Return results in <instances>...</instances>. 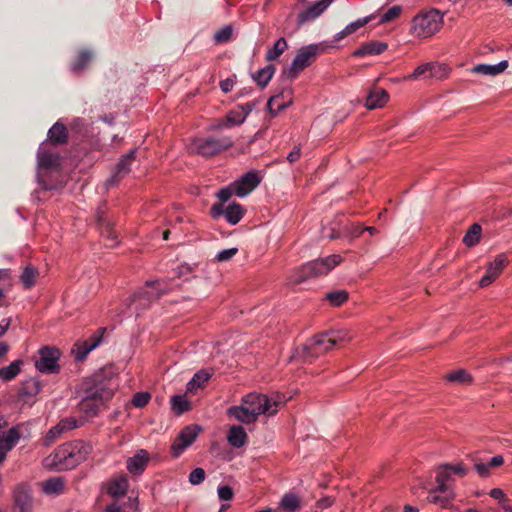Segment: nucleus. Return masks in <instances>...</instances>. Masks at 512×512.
<instances>
[{
    "mask_svg": "<svg viewBox=\"0 0 512 512\" xmlns=\"http://www.w3.org/2000/svg\"><path fill=\"white\" fill-rule=\"evenodd\" d=\"M100 405L102 404L92 398H89L88 395L85 394L84 398L80 402V410L85 412L88 416H93L97 414Z\"/></svg>",
    "mask_w": 512,
    "mask_h": 512,
    "instance_id": "nucleus-44",
    "label": "nucleus"
},
{
    "mask_svg": "<svg viewBox=\"0 0 512 512\" xmlns=\"http://www.w3.org/2000/svg\"><path fill=\"white\" fill-rule=\"evenodd\" d=\"M102 340L101 334H93L88 340L79 341L75 344L72 352L77 361H82L95 348L99 346Z\"/></svg>",
    "mask_w": 512,
    "mask_h": 512,
    "instance_id": "nucleus-15",
    "label": "nucleus"
},
{
    "mask_svg": "<svg viewBox=\"0 0 512 512\" xmlns=\"http://www.w3.org/2000/svg\"><path fill=\"white\" fill-rule=\"evenodd\" d=\"M334 347L329 332L319 334L310 339L301 349L297 350V356L302 358H315Z\"/></svg>",
    "mask_w": 512,
    "mask_h": 512,
    "instance_id": "nucleus-9",
    "label": "nucleus"
},
{
    "mask_svg": "<svg viewBox=\"0 0 512 512\" xmlns=\"http://www.w3.org/2000/svg\"><path fill=\"white\" fill-rule=\"evenodd\" d=\"M452 496L450 489H448L447 492H440L439 487H436L434 490L429 492L427 500L430 503L446 507L450 503Z\"/></svg>",
    "mask_w": 512,
    "mask_h": 512,
    "instance_id": "nucleus-34",
    "label": "nucleus"
},
{
    "mask_svg": "<svg viewBox=\"0 0 512 512\" xmlns=\"http://www.w3.org/2000/svg\"><path fill=\"white\" fill-rule=\"evenodd\" d=\"M135 156L136 150H131L129 153L121 157L119 163L116 166L114 174L106 182L108 186L114 185L118 179L124 177L130 172L131 163L135 159Z\"/></svg>",
    "mask_w": 512,
    "mask_h": 512,
    "instance_id": "nucleus-19",
    "label": "nucleus"
},
{
    "mask_svg": "<svg viewBox=\"0 0 512 512\" xmlns=\"http://www.w3.org/2000/svg\"><path fill=\"white\" fill-rule=\"evenodd\" d=\"M77 427V421L75 418H65L62 419L56 426L52 427L45 439L44 444L50 445L52 444L58 437H60L64 432L72 430Z\"/></svg>",
    "mask_w": 512,
    "mask_h": 512,
    "instance_id": "nucleus-17",
    "label": "nucleus"
},
{
    "mask_svg": "<svg viewBox=\"0 0 512 512\" xmlns=\"http://www.w3.org/2000/svg\"><path fill=\"white\" fill-rule=\"evenodd\" d=\"M37 273V270L32 266H27L24 269L21 280L26 288H30L34 285Z\"/></svg>",
    "mask_w": 512,
    "mask_h": 512,
    "instance_id": "nucleus-50",
    "label": "nucleus"
},
{
    "mask_svg": "<svg viewBox=\"0 0 512 512\" xmlns=\"http://www.w3.org/2000/svg\"><path fill=\"white\" fill-rule=\"evenodd\" d=\"M92 57L93 54L90 51L84 50L80 52L76 60L71 65L72 70L75 72L82 71L91 61Z\"/></svg>",
    "mask_w": 512,
    "mask_h": 512,
    "instance_id": "nucleus-45",
    "label": "nucleus"
},
{
    "mask_svg": "<svg viewBox=\"0 0 512 512\" xmlns=\"http://www.w3.org/2000/svg\"><path fill=\"white\" fill-rule=\"evenodd\" d=\"M342 262V257L339 254H333L325 258L317 259L306 263L301 268V275L298 282H302L309 277L321 276L329 273L333 268Z\"/></svg>",
    "mask_w": 512,
    "mask_h": 512,
    "instance_id": "nucleus-4",
    "label": "nucleus"
},
{
    "mask_svg": "<svg viewBox=\"0 0 512 512\" xmlns=\"http://www.w3.org/2000/svg\"><path fill=\"white\" fill-rule=\"evenodd\" d=\"M326 299L333 306H340L348 299V293L345 290L332 291L326 294Z\"/></svg>",
    "mask_w": 512,
    "mask_h": 512,
    "instance_id": "nucleus-48",
    "label": "nucleus"
},
{
    "mask_svg": "<svg viewBox=\"0 0 512 512\" xmlns=\"http://www.w3.org/2000/svg\"><path fill=\"white\" fill-rule=\"evenodd\" d=\"M60 166V157L58 152L51 148L49 143H41L37 153V181L45 190L53 189L43 180L44 172L55 170Z\"/></svg>",
    "mask_w": 512,
    "mask_h": 512,
    "instance_id": "nucleus-2",
    "label": "nucleus"
},
{
    "mask_svg": "<svg viewBox=\"0 0 512 512\" xmlns=\"http://www.w3.org/2000/svg\"><path fill=\"white\" fill-rule=\"evenodd\" d=\"M83 389L89 398L104 404L113 397V387L109 380L104 379L101 375H96L85 380Z\"/></svg>",
    "mask_w": 512,
    "mask_h": 512,
    "instance_id": "nucleus-6",
    "label": "nucleus"
},
{
    "mask_svg": "<svg viewBox=\"0 0 512 512\" xmlns=\"http://www.w3.org/2000/svg\"><path fill=\"white\" fill-rule=\"evenodd\" d=\"M97 221L101 226V234L104 237H107L108 239L116 240L117 235L112 230V225L109 221H106L103 219L102 212L97 213Z\"/></svg>",
    "mask_w": 512,
    "mask_h": 512,
    "instance_id": "nucleus-47",
    "label": "nucleus"
},
{
    "mask_svg": "<svg viewBox=\"0 0 512 512\" xmlns=\"http://www.w3.org/2000/svg\"><path fill=\"white\" fill-rule=\"evenodd\" d=\"M60 351L56 348L43 347L39 350V359L35 366L42 373H55L59 370Z\"/></svg>",
    "mask_w": 512,
    "mask_h": 512,
    "instance_id": "nucleus-11",
    "label": "nucleus"
},
{
    "mask_svg": "<svg viewBox=\"0 0 512 512\" xmlns=\"http://www.w3.org/2000/svg\"><path fill=\"white\" fill-rule=\"evenodd\" d=\"M41 389H42V386H41L40 382L37 379L32 378V379H29L28 381H26L23 391L27 395H35V394L39 393L41 391Z\"/></svg>",
    "mask_w": 512,
    "mask_h": 512,
    "instance_id": "nucleus-53",
    "label": "nucleus"
},
{
    "mask_svg": "<svg viewBox=\"0 0 512 512\" xmlns=\"http://www.w3.org/2000/svg\"><path fill=\"white\" fill-rule=\"evenodd\" d=\"M481 232V226L477 223L473 224L463 238L464 244L468 247L475 246L480 241Z\"/></svg>",
    "mask_w": 512,
    "mask_h": 512,
    "instance_id": "nucleus-42",
    "label": "nucleus"
},
{
    "mask_svg": "<svg viewBox=\"0 0 512 512\" xmlns=\"http://www.w3.org/2000/svg\"><path fill=\"white\" fill-rule=\"evenodd\" d=\"M274 73H275V67L273 65L269 64V65L265 66L264 68L258 70L253 75V79L259 86L265 87L269 83L271 78L273 77Z\"/></svg>",
    "mask_w": 512,
    "mask_h": 512,
    "instance_id": "nucleus-38",
    "label": "nucleus"
},
{
    "mask_svg": "<svg viewBox=\"0 0 512 512\" xmlns=\"http://www.w3.org/2000/svg\"><path fill=\"white\" fill-rule=\"evenodd\" d=\"M67 141V129L60 122H56L48 131V140L50 146L53 144H63Z\"/></svg>",
    "mask_w": 512,
    "mask_h": 512,
    "instance_id": "nucleus-28",
    "label": "nucleus"
},
{
    "mask_svg": "<svg viewBox=\"0 0 512 512\" xmlns=\"http://www.w3.org/2000/svg\"><path fill=\"white\" fill-rule=\"evenodd\" d=\"M150 399L151 396L148 392H138L134 395L132 403L135 407H144L149 403Z\"/></svg>",
    "mask_w": 512,
    "mask_h": 512,
    "instance_id": "nucleus-56",
    "label": "nucleus"
},
{
    "mask_svg": "<svg viewBox=\"0 0 512 512\" xmlns=\"http://www.w3.org/2000/svg\"><path fill=\"white\" fill-rule=\"evenodd\" d=\"M475 469L481 477H488L490 474V465L488 463L476 462Z\"/></svg>",
    "mask_w": 512,
    "mask_h": 512,
    "instance_id": "nucleus-63",
    "label": "nucleus"
},
{
    "mask_svg": "<svg viewBox=\"0 0 512 512\" xmlns=\"http://www.w3.org/2000/svg\"><path fill=\"white\" fill-rule=\"evenodd\" d=\"M243 214V207L237 203H232L225 209V218L232 225L237 224L242 219Z\"/></svg>",
    "mask_w": 512,
    "mask_h": 512,
    "instance_id": "nucleus-37",
    "label": "nucleus"
},
{
    "mask_svg": "<svg viewBox=\"0 0 512 512\" xmlns=\"http://www.w3.org/2000/svg\"><path fill=\"white\" fill-rule=\"evenodd\" d=\"M260 183V178L256 172H247L239 180L233 183V191L239 197L248 195Z\"/></svg>",
    "mask_w": 512,
    "mask_h": 512,
    "instance_id": "nucleus-14",
    "label": "nucleus"
},
{
    "mask_svg": "<svg viewBox=\"0 0 512 512\" xmlns=\"http://www.w3.org/2000/svg\"><path fill=\"white\" fill-rule=\"evenodd\" d=\"M243 402L251 410H254L255 416H271L277 413L279 408L287 401L286 397L279 392L272 393L270 396L263 394L250 393L246 395Z\"/></svg>",
    "mask_w": 512,
    "mask_h": 512,
    "instance_id": "nucleus-1",
    "label": "nucleus"
},
{
    "mask_svg": "<svg viewBox=\"0 0 512 512\" xmlns=\"http://www.w3.org/2000/svg\"><path fill=\"white\" fill-rule=\"evenodd\" d=\"M288 48V44L285 38L281 37L279 38L274 45L268 49L266 53V60L267 61H274L277 60Z\"/></svg>",
    "mask_w": 512,
    "mask_h": 512,
    "instance_id": "nucleus-40",
    "label": "nucleus"
},
{
    "mask_svg": "<svg viewBox=\"0 0 512 512\" xmlns=\"http://www.w3.org/2000/svg\"><path fill=\"white\" fill-rule=\"evenodd\" d=\"M205 471L202 468H196L189 474V482L192 485H199L205 480Z\"/></svg>",
    "mask_w": 512,
    "mask_h": 512,
    "instance_id": "nucleus-57",
    "label": "nucleus"
},
{
    "mask_svg": "<svg viewBox=\"0 0 512 512\" xmlns=\"http://www.w3.org/2000/svg\"><path fill=\"white\" fill-rule=\"evenodd\" d=\"M246 117L244 114L239 110L238 106L231 110L227 116L225 121L219 122L215 128H225L229 126H237L241 125L245 122Z\"/></svg>",
    "mask_w": 512,
    "mask_h": 512,
    "instance_id": "nucleus-33",
    "label": "nucleus"
},
{
    "mask_svg": "<svg viewBox=\"0 0 512 512\" xmlns=\"http://www.w3.org/2000/svg\"><path fill=\"white\" fill-rule=\"evenodd\" d=\"M210 378V374L205 371L197 372L193 378L187 383V391L195 392L198 388L202 387Z\"/></svg>",
    "mask_w": 512,
    "mask_h": 512,
    "instance_id": "nucleus-43",
    "label": "nucleus"
},
{
    "mask_svg": "<svg viewBox=\"0 0 512 512\" xmlns=\"http://www.w3.org/2000/svg\"><path fill=\"white\" fill-rule=\"evenodd\" d=\"M292 103V91L290 89H285L281 91L279 94L272 96L267 103L268 109L271 114L276 115V113L284 110Z\"/></svg>",
    "mask_w": 512,
    "mask_h": 512,
    "instance_id": "nucleus-20",
    "label": "nucleus"
},
{
    "mask_svg": "<svg viewBox=\"0 0 512 512\" xmlns=\"http://www.w3.org/2000/svg\"><path fill=\"white\" fill-rule=\"evenodd\" d=\"M320 44H310L301 47L295 58L293 59L290 67L285 71L287 76L291 79L296 78L298 74L308 67L321 52Z\"/></svg>",
    "mask_w": 512,
    "mask_h": 512,
    "instance_id": "nucleus-5",
    "label": "nucleus"
},
{
    "mask_svg": "<svg viewBox=\"0 0 512 512\" xmlns=\"http://www.w3.org/2000/svg\"><path fill=\"white\" fill-rule=\"evenodd\" d=\"M22 366L23 361L18 359L0 368V379L4 382L13 380L21 372Z\"/></svg>",
    "mask_w": 512,
    "mask_h": 512,
    "instance_id": "nucleus-32",
    "label": "nucleus"
},
{
    "mask_svg": "<svg viewBox=\"0 0 512 512\" xmlns=\"http://www.w3.org/2000/svg\"><path fill=\"white\" fill-rule=\"evenodd\" d=\"M42 491L47 495H59L64 490V482L60 477H53L42 482Z\"/></svg>",
    "mask_w": 512,
    "mask_h": 512,
    "instance_id": "nucleus-35",
    "label": "nucleus"
},
{
    "mask_svg": "<svg viewBox=\"0 0 512 512\" xmlns=\"http://www.w3.org/2000/svg\"><path fill=\"white\" fill-rule=\"evenodd\" d=\"M433 69L429 71L430 78H443L448 74V68L444 64L432 63Z\"/></svg>",
    "mask_w": 512,
    "mask_h": 512,
    "instance_id": "nucleus-55",
    "label": "nucleus"
},
{
    "mask_svg": "<svg viewBox=\"0 0 512 512\" xmlns=\"http://www.w3.org/2000/svg\"><path fill=\"white\" fill-rule=\"evenodd\" d=\"M13 500V512H33L32 489L28 483L21 482L14 487Z\"/></svg>",
    "mask_w": 512,
    "mask_h": 512,
    "instance_id": "nucleus-10",
    "label": "nucleus"
},
{
    "mask_svg": "<svg viewBox=\"0 0 512 512\" xmlns=\"http://www.w3.org/2000/svg\"><path fill=\"white\" fill-rule=\"evenodd\" d=\"M232 194H235L234 191H233V183L228 186V187H224L222 188L218 193H217V197L222 201V202H226L229 200V198L232 196Z\"/></svg>",
    "mask_w": 512,
    "mask_h": 512,
    "instance_id": "nucleus-62",
    "label": "nucleus"
},
{
    "mask_svg": "<svg viewBox=\"0 0 512 512\" xmlns=\"http://www.w3.org/2000/svg\"><path fill=\"white\" fill-rule=\"evenodd\" d=\"M232 32L233 30L230 26H225L215 33L214 40L217 43L227 42L228 40H230Z\"/></svg>",
    "mask_w": 512,
    "mask_h": 512,
    "instance_id": "nucleus-54",
    "label": "nucleus"
},
{
    "mask_svg": "<svg viewBox=\"0 0 512 512\" xmlns=\"http://www.w3.org/2000/svg\"><path fill=\"white\" fill-rule=\"evenodd\" d=\"M332 0H320L316 2L313 6H311L306 11L302 12L298 16V21L300 24L305 23L307 21L313 20L320 16L325 9H327Z\"/></svg>",
    "mask_w": 512,
    "mask_h": 512,
    "instance_id": "nucleus-25",
    "label": "nucleus"
},
{
    "mask_svg": "<svg viewBox=\"0 0 512 512\" xmlns=\"http://www.w3.org/2000/svg\"><path fill=\"white\" fill-rule=\"evenodd\" d=\"M508 263L509 259L505 253L496 255L494 260L488 263L486 273L479 281V286L485 288L492 284L500 276Z\"/></svg>",
    "mask_w": 512,
    "mask_h": 512,
    "instance_id": "nucleus-12",
    "label": "nucleus"
},
{
    "mask_svg": "<svg viewBox=\"0 0 512 512\" xmlns=\"http://www.w3.org/2000/svg\"><path fill=\"white\" fill-rule=\"evenodd\" d=\"M232 145L233 141L230 137H208L205 139L194 140L190 146V150L191 152L200 154L202 156H211L213 154L227 150Z\"/></svg>",
    "mask_w": 512,
    "mask_h": 512,
    "instance_id": "nucleus-7",
    "label": "nucleus"
},
{
    "mask_svg": "<svg viewBox=\"0 0 512 512\" xmlns=\"http://www.w3.org/2000/svg\"><path fill=\"white\" fill-rule=\"evenodd\" d=\"M165 292L166 288L163 286L161 282L157 281L155 283H148L147 287L144 290L134 295L133 301L136 302L141 300L142 298H145L148 301H150L160 297Z\"/></svg>",
    "mask_w": 512,
    "mask_h": 512,
    "instance_id": "nucleus-24",
    "label": "nucleus"
},
{
    "mask_svg": "<svg viewBox=\"0 0 512 512\" xmlns=\"http://www.w3.org/2000/svg\"><path fill=\"white\" fill-rule=\"evenodd\" d=\"M452 475L463 477L467 474V468L462 463L447 464Z\"/></svg>",
    "mask_w": 512,
    "mask_h": 512,
    "instance_id": "nucleus-61",
    "label": "nucleus"
},
{
    "mask_svg": "<svg viewBox=\"0 0 512 512\" xmlns=\"http://www.w3.org/2000/svg\"><path fill=\"white\" fill-rule=\"evenodd\" d=\"M128 487L129 484L127 477L125 475H121L113 478L108 483L107 492L116 500H120L119 498L126 494Z\"/></svg>",
    "mask_w": 512,
    "mask_h": 512,
    "instance_id": "nucleus-23",
    "label": "nucleus"
},
{
    "mask_svg": "<svg viewBox=\"0 0 512 512\" xmlns=\"http://www.w3.org/2000/svg\"><path fill=\"white\" fill-rule=\"evenodd\" d=\"M234 86V81L231 78H227L220 82V88L224 93H228L232 90Z\"/></svg>",
    "mask_w": 512,
    "mask_h": 512,
    "instance_id": "nucleus-64",
    "label": "nucleus"
},
{
    "mask_svg": "<svg viewBox=\"0 0 512 512\" xmlns=\"http://www.w3.org/2000/svg\"><path fill=\"white\" fill-rule=\"evenodd\" d=\"M333 341L334 347L337 345L345 344L353 339V333L346 328L328 331Z\"/></svg>",
    "mask_w": 512,
    "mask_h": 512,
    "instance_id": "nucleus-39",
    "label": "nucleus"
},
{
    "mask_svg": "<svg viewBox=\"0 0 512 512\" xmlns=\"http://www.w3.org/2000/svg\"><path fill=\"white\" fill-rule=\"evenodd\" d=\"M451 479L452 473L448 469L447 464L440 466L436 475L437 487H439L440 492H447L450 489L446 483Z\"/></svg>",
    "mask_w": 512,
    "mask_h": 512,
    "instance_id": "nucleus-41",
    "label": "nucleus"
},
{
    "mask_svg": "<svg viewBox=\"0 0 512 512\" xmlns=\"http://www.w3.org/2000/svg\"><path fill=\"white\" fill-rule=\"evenodd\" d=\"M389 100V94L384 89L373 87L367 97L365 106L367 109L382 108Z\"/></svg>",
    "mask_w": 512,
    "mask_h": 512,
    "instance_id": "nucleus-21",
    "label": "nucleus"
},
{
    "mask_svg": "<svg viewBox=\"0 0 512 512\" xmlns=\"http://www.w3.org/2000/svg\"><path fill=\"white\" fill-rule=\"evenodd\" d=\"M300 506V498L293 493H287L282 497L279 508L284 512H296Z\"/></svg>",
    "mask_w": 512,
    "mask_h": 512,
    "instance_id": "nucleus-36",
    "label": "nucleus"
},
{
    "mask_svg": "<svg viewBox=\"0 0 512 512\" xmlns=\"http://www.w3.org/2000/svg\"><path fill=\"white\" fill-rule=\"evenodd\" d=\"M237 252H238V249L236 247L224 249L217 254L216 259L219 262L228 261V260L232 259L237 254Z\"/></svg>",
    "mask_w": 512,
    "mask_h": 512,
    "instance_id": "nucleus-59",
    "label": "nucleus"
},
{
    "mask_svg": "<svg viewBox=\"0 0 512 512\" xmlns=\"http://www.w3.org/2000/svg\"><path fill=\"white\" fill-rule=\"evenodd\" d=\"M69 445L71 450L73 451V458L75 460L76 466L82 461H84L92 451L91 445L82 441L69 443Z\"/></svg>",
    "mask_w": 512,
    "mask_h": 512,
    "instance_id": "nucleus-31",
    "label": "nucleus"
},
{
    "mask_svg": "<svg viewBox=\"0 0 512 512\" xmlns=\"http://www.w3.org/2000/svg\"><path fill=\"white\" fill-rule=\"evenodd\" d=\"M401 11V7L397 5L389 8L388 11L382 15L380 22L386 23L397 18L400 15Z\"/></svg>",
    "mask_w": 512,
    "mask_h": 512,
    "instance_id": "nucleus-58",
    "label": "nucleus"
},
{
    "mask_svg": "<svg viewBox=\"0 0 512 512\" xmlns=\"http://www.w3.org/2000/svg\"><path fill=\"white\" fill-rule=\"evenodd\" d=\"M372 19V16H367L364 18L357 19L354 22L349 23L345 27V32H347L348 35H351L355 33L358 29L366 25L370 20Z\"/></svg>",
    "mask_w": 512,
    "mask_h": 512,
    "instance_id": "nucleus-52",
    "label": "nucleus"
},
{
    "mask_svg": "<svg viewBox=\"0 0 512 512\" xmlns=\"http://www.w3.org/2000/svg\"><path fill=\"white\" fill-rule=\"evenodd\" d=\"M19 433L15 428L0 434V465L5 461L7 453L18 443Z\"/></svg>",
    "mask_w": 512,
    "mask_h": 512,
    "instance_id": "nucleus-18",
    "label": "nucleus"
},
{
    "mask_svg": "<svg viewBox=\"0 0 512 512\" xmlns=\"http://www.w3.org/2000/svg\"><path fill=\"white\" fill-rule=\"evenodd\" d=\"M388 48L387 43L379 41H371L362 45L357 49L353 55L356 57H363L366 55H379Z\"/></svg>",
    "mask_w": 512,
    "mask_h": 512,
    "instance_id": "nucleus-27",
    "label": "nucleus"
},
{
    "mask_svg": "<svg viewBox=\"0 0 512 512\" xmlns=\"http://www.w3.org/2000/svg\"><path fill=\"white\" fill-rule=\"evenodd\" d=\"M443 23V16L438 10H431L413 19V32L419 38H427L438 32Z\"/></svg>",
    "mask_w": 512,
    "mask_h": 512,
    "instance_id": "nucleus-3",
    "label": "nucleus"
},
{
    "mask_svg": "<svg viewBox=\"0 0 512 512\" xmlns=\"http://www.w3.org/2000/svg\"><path fill=\"white\" fill-rule=\"evenodd\" d=\"M150 455L145 449L138 450L134 456L127 459V470L134 475H140L146 469Z\"/></svg>",
    "mask_w": 512,
    "mask_h": 512,
    "instance_id": "nucleus-16",
    "label": "nucleus"
},
{
    "mask_svg": "<svg viewBox=\"0 0 512 512\" xmlns=\"http://www.w3.org/2000/svg\"><path fill=\"white\" fill-rule=\"evenodd\" d=\"M217 492L220 500L229 501L234 496L233 489L227 485L219 486Z\"/></svg>",
    "mask_w": 512,
    "mask_h": 512,
    "instance_id": "nucleus-60",
    "label": "nucleus"
},
{
    "mask_svg": "<svg viewBox=\"0 0 512 512\" xmlns=\"http://www.w3.org/2000/svg\"><path fill=\"white\" fill-rule=\"evenodd\" d=\"M73 451L69 443L58 447L53 454L43 459V466L47 469L69 470L76 466Z\"/></svg>",
    "mask_w": 512,
    "mask_h": 512,
    "instance_id": "nucleus-8",
    "label": "nucleus"
},
{
    "mask_svg": "<svg viewBox=\"0 0 512 512\" xmlns=\"http://www.w3.org/2000/svg\"><path fill=\"white\" fill-rule=\"evenodd\" d=\"M227 440L233 447L240 448L246 443L247 434L242 426L234 425L229 429Z\"/></svg>",
    "mask_w": 512,
    "mask_h": 512,
    "instance_id": "nucleus-29",
    "label": "nucleus"
},
{
    "mask_svg": "<svg viewBox=\"0 0 512 512\" xmlns=\"http://www.w3.org/2000/svg\"><path fill=\"white\" fill-rule=\"evenodd\" d=\"M446 379L450 382L469 383L471 381V376L465 370H458L447 374Z\"/></svg>",
    "mask_w": 512,
    "mask_h": 512,
    "instance_id": "nucleus-51",
    "label": "nucleus"
},
{
    "mask_svg": "<svg viewBox=\"0 0 512 512\" xmlns=\"http://www.w3.org/2000/svg\"><path fill=\"white\" fill-rule=\"evenodd\" d=\"M253 411L254 410H251L249 407H247L245 402L242 401L241 405L228 408L227 413L229 416L235 418L239 422L250 424L257 420V417Z\"/></svg>",
    "mask_w": 512,
    "mask_h": 512,
    "instance_id": "nucleus-22",
    "label": "nucleus"
},
{
    "mask_svg": "<svg viewBox=\"0 0 512 512\" xmlns=\"http://www.w3.org/2000/svg\"><path fill=\"white\" fill-rule=\"evenodd\" d=\"M105 512H137V502L132 498L126 501L115 500L107 506Z\"/></svg>",
    "mask_w": 512,
    "mask_h": 512,
    "instance_id": "nucleus-30",
    "label": "nucleus"
},
{
    "mask_svg": "<svg viewBox=\"0 0 512 512\" xmlns=\"http://www.w3.org/2000/svg\"><path fill=\"white\" fill-rule=\"evenodd\" d=\"M433 69L432 63H425L420 66H418L414 72L408 76L405 77L406 80H416L421 77L424 78H430L429 77V71Z\"/></svg>",
    "mask_w": 512,
    "mask_h": 512,
    "instance_id": "nucleus-49",
    "label": "nucleus"
},
{
    "mask_svg": "<svg viewBox=\"0 0 512 512\" xmlns=\"http://www.w3.org/2000/svg\"><path fill=\"white\" fill-rule=\"evenodd\" d=\"M172 409L182 414L190 408V404L184 395H175L171 398Z\"/></svg>",
    "mask_w": 512,
    "mask_h": 512,
    "instance_id": "nucleus-46",
    "label": "nucleus"
},
{
    "mask_svg": "<svg viewBox=\"0 0 512 512\" xmlns=\"http://www.w3.org/2000/svg\"><path fill=\"white\" fill-rule=\"evenodd\" d=\"M508 68V61L503 60L497 64H478L472 68V72L486 76H496Z\"/></svg>",
    "mask_w": 512,
    "mask_h": 512,
    "instance_id": "nucleus-26",
    "label": "nucleus"
},
{
    "mask_svg": "<svg viewBox=\"0 0 512 512\" xmlns=\"http://www.w3.org/2000/svg\"><path fill=\"white\" fill-rule=\"evenodd\" d=\"M200 428L198 426H187L181 430L172 445L173 455L178 457L187 449L197 438Z\"/></svg>",
    "mask_w": 512,
    "mask_h": 512,
    "instance_id": "nucleus-13",
    "label": "nucleus"
}]
</instances>
